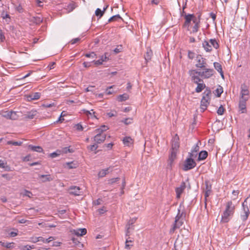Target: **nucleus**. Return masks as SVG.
<instances>
[{
	"label": "nucleus",
	"instance_id": "obj_1",
	"mask_svg": "<svg viewBox=\"0 0 250 250\" xmlns=\"http://www.w3.org/2000/svg\"><path fill=\"white\" fill-rule=\"evenodd\" d=\"M235 207L232 201H230L226 204L225 211L222 215L221 221L223 223H227L229 220V217L232 216L235 211Z\"/></svg>",
	"mask_w": 250,
	"mask_h": 250
},
{
	"label": "nucleus",
	"instance_id": "obj_21",
	"mask_svg": "<svg viewBox=\"0 0 250 250\" xmlns=\"http://www.w3.org/2000/svg\"><path fill=\"white\" fill-rule=\"evenodd\" d=\"M39 177L42 179V182H49L53 180V178L51 177L50 174L48 175H40Z\"/></svg>",
	"mask_w": 250,
	"mask_h": 250
},
{
	"label": "nucleus",
	"instance_id": "obj_4",
	"mask_svg": "<svg viewBox=\"0 0 250 250\" xmlns=\"http://www.w3.org/2000/svg\"><path fill=\"white\" fill-rule=\"evenodd\" d=\"M196 165V163L193 158H188L185 161L183 170L184 171H188L193 168L195 167Z\"/></svg>",
	"mask_w": 250,
	"mask_h": 250
},
{
	"label": "nucleus",
	"instance_id": "obj_22",
	"mask_svg": "<svg viewBox=\"0 0 250 250\" xmlns=\"http://www.w3.org/2000/svg\"><path fill=\"white\" fill-rule=\"evenodd\" d=\"M208 152L207 151H206V150L201 151L199 154L198 160L200 161V160H205L208 157Z\"/></svg>",
	"mask_w": 250,
	"mask_h": 250
},
{
	"label": "nucleus",
	"instance_id": "obj_29",
	"mask_svg": "<svg viewBox=\"0 0 250 250\" xmlns=\"http://www.w3.org/2000/svg\"><path fill=\"white\" fill-rule=\"evenodd\" d=\"M109 167L105 169H102L98 173L99 177H104L109 173Z\"/></svg>",
	"mask_w": 250,
	"mask_h": 250
},
{
	"label": "nucleus",
	"instance_id": "obj_25",
	"mask_svg": "<svg viewBox=\"0 0 250 250\" xmlns=\"http://www.w3.org/2000/svg\"><path fill=\"white\" fill-rule=\"evenodd\" d=\"M37 113V112L36 110H31L25 115V118L29 119H32L34 118L35 116H36Z\"/></svg>",
	"mask_w": 250,
	"mask_h": 250
},
{
	"label": "nucleus",
	"instance_id": "obj_52",
	"mask_svg": "<svg viewBox=\"0 0 250 250\" xmlns=\"http://www.w3.org/2000/svg\"><path fill=\"white\" fill-rule=\"evenodd\" d=\"M211 191H208V190H205V207L207 206L206 201L207 198L209 196Z\"/></svg>",
	"mask_w": 250,
	"mask_h": 250
},
{
	"label": "nucleus",
	"instance_id": "obj_31",
	"mask_svg": "<svg viewBox=\"0 0 250 250\" xmlns=\"http://www.w3.org/2000/svg\"><path fill=\"white\" fill-rule=\"evenodd\" d=\"M209 42L211 46H212L214 48L218 49L219 45L215 39H210Z\"/></svg>",
	"mask_w": 250,
	"mask_h": 250
},
{
	"label": "nucleus",
	"instance_id": "obj_46",
	"mask_svg": "<svg viewBox=\"0 0 250 250\" xmlns=\"http://www.w3.org/2000/svg\"><path fill=\"white\" fill-rule=\"evenodd\" d=\"M205 184H206L205 190H208V191H211V185H209L208 182H207V181L205 182Z\"/></svg>",
	"mask_w": 250,
	"mask_h": 250
},
{
	"label": "nucleus",
	"instance_id": "obj_34",
	"mask_svg": "<svg viewBox=\"0 0 250 250\" xmlns=\"http://www.w3.org/2000/svg\"><path fill=\"white\" fill-rule=\"evenodd\" d=\"M61 151V153H67L68 152L72 153L74 152V150L73 149H70L69 147H65L62 148Z\"/></svg>",
	"mask_w": 250,
	"mask_h": 250
},
{
	"label": "nucleus",
	"instance_id": "obj_19",
	"mask_svg": "<svg viewBox=\"0 0 250 250\" xmlns=\"http://www.w3.org/2000/svg\"><path fill=\"white\" fill-rule=\"evenodd\" d=\"M41 93L39 92L32 93L27 96L28 100H38L40 98Z\"/></svg>",
	"mask_w": 250,
	"mask_h": 250
},
{
	"label": "nucleus",
	"instance_id": "obj_12",
	"mask_svg": "<svg viewBox=\"0 0 250 250\" xmlns=\"http://www.w3.org/2000/svg\"><path fill=\"white\" fill-rule=\"evenodd\" d=\"M241 98L246 99V98H244L245 96H249L250 94V92L249 90L248 86L245 84L243 83L241 85ZM247 99H248L247 98Z\"/></svg>",
	"mask_w": 250,
	"mask_h": 250
},
{
	"label": "nucleus",
	"instance_id": "obj_6",
	"mask_svg": "<svg viewBox=\"0 0 250 250\" xmlns=\"http://www.w3.org/2000/svg\"><path fill=\"white\" fill-rule=\"evenodd\" d=\"M197 63L195 66L197 68H204L207 66L206 59L198 55L196 57Z\"/></svg>",
	"mask_w": 250,
	"mask_h": 250
},
{
	"label": "nucleus",
	"instance_id": "obj_26",
	"mask_svg": "<svg viewBox=\"0 0 250 250\" xmlns=\"http://www.w3.org/2000/svg\"><path fill=\"white\" fill-rule=\"evenodd\" d=\"M152 51L150 48H147L146 52L145 55V59L146 61H148L151 60L152 56Z\"/></svg>",
	"mask_w": 250,
	"mask_h": 250
},
{
	"label": "nucleus",
	"instance_id": "obj_63",
	"mask_svg": "<svg viewBox=\"0 0 250 250\" xmlns=\"http://www.w3.org/2000/svg\"><path fill=\"white\" fill-rule=\"evenodd\" d=\"M95 133H97V134L100 133V134H103L102 133L104 132V131L102 130V129L100 128L95 129Z\"/></svg>",
	"mask_w": 250,
	"mask_h": 250
},
{
	"label": "nucleus",
	"instance_id": "obj_27",
	"mask_svg": "<svg viewBox=\"0 0 250 250\" xmlns=\"http://www.w3.org/2000/svg\"><path fill=\"white\" fill-rule=\"evenodd\" d=\"M30 21L36 24H39L42 22V19L40 17H33L31 18Z\"/></svg>",
	"mask_w": 250,
	"mask_h": 250
},
{
	"label": "nucleus",
	"instance_id": "obj_7",
	"mask_svg": "<svg viewBox=\"0 0 250 250\" xmlns=\"http://www.w3.org/2000/svg\"><path fill=\"white\" fill-rule=\"evenodd\" d=\"M0 114L2 117H5L6 119L15 120L17 117L16 113L12 111H2Z\"/></svg>",
	"mask_w": 250,
	"mask_h": 250
},
{
	"label": "nucleus",
	"instance_id": "obj_42",
	"mask_svg": "<svg viewBox=\"0 0 250 250\" xmlns=\"http://www.w3.org/2000/svg\"><path fill=\"white\" fill-rule=\"evenodd\" d=\"M1 17L3 19H5L6 18H9L10 19V16L9 14L7 13L6 12L4 11H2L1 14Z\"/></svg>",
	"mask_w": 250,
	"mask_h": 250
},
{
	"label": "nucleus",
	"instance_id": "obj_28",
	"mask_svg": "<svg viewBox=\"0 0 250 250\" xmlns=\"http://www.w3.org/2000/svg\"><path fill=\"white\" fill-rule=\"evenodd\" d=\"M28 148L34 151L38 152H42L43 151V149L40 146H34L30 145L28 146Z\"/></svg>",
	"mask_w": 250,
	"mask_h": 250
},
{
	"label": "nucleus",
	"instance_id": "obj_15",
	"mask_svg": "<svg viewBox=\"0 0 250 250\" xmlns=\"http://www.w3.org/2000/svg\"><path fill=\"white\" fill-rule=\"evenodd\" d=\"M248 99H240L239 107L240 110L242 113L246 112V101L248 100Z\"/></svg>",
	"mask_w": 250,
	"mask_h": 250
},
{
	"label": "nucleus",
	"instance_id": "obj_41",
	"mask_svg": "<svg viewBox=\"0 0 250 250\" xmlns=\"http://www.w3.org/2000/svg\"><path fill=\"white\" fill-rule=\"evenodd\" d=\"M98 147V145H97V144L95 143L93 145L88 146L87 147V148L89 149V150H90L91 151H93L96 150Z\"/></svg>",
	"mask_w": 250,
	"mask_h": 250
},
{
	"label": "nucleus",
	"instance_id": "obj_16",
	"mask_svg": "<svg viewBox=\"0 0 250 250\" xmlns=\"http://www.w3.org/2000/svg\"><path fill=\"white\" fill-rule=\"evenodd\" d=\"M87 232L86 229H79L77 230H73V233L78 236H81L85 235Z\"/></svg>",
	"mask_w": 250,
	"mask_h": 250
},
{
	"label": "nucleus",
	"instance_id": "obj_8",
	"mask_svg": "<svg viewBox=\"0 0 250 250\" xmlns=\"http://www.w3.org/2000/svg\"><path fill=\"white\" fill-rule=\"evenodd\" d=\"M179 148V138L177 134L173 138L170 150L178 151Z\"/></svg>",
	"mask_w": 250,
	"mask_h": 250
},
{
	"label": "nucleus",
	"instance_id": "obj_36",
	"mask_svg": "<svg viewBox=\"0 0 250 250\" xmlns=\"http://www.w3.org/2000/svg\"><path fill=\"white\" fill-rule=\"evenodd\" d=\"M66 165L69 169L75 168L78 167L77 163H75L73 162L67 163Z\"/></svg>",
	"mask_w": 250,
	"mask_h": 250
},
{
	"label": "nucleus",
	"instance_id": "obj_38",
	"mask_svg": "<svg viewBox=\"0 0 250 250\" xmlns=\"http://www.w3.org/2000/svg\"><path fill=\"white\" fill-rule=\"evenodd\" d=\"M61 154V151L60 150H57L56 152L50 153L49 156L53 158L60 155Z\"/></svg>",
	"mask_w": 250,
	"mask_h": 250
},
{
	"label": "nucleus",
	"instance_id": "obj_24",
	"mask_svg": "<svg viewBox=\"0 0 250 250\" xmlns=\"http://www.w3.org/2000/svg\"><path fill=\"white\" fill-rule=\"evenodd\" d=\"M124 144L126 146H130L133 144V140L130 137H125L123 140Z\"/></svg>",
	"mask_w": 250,
	"mask_h": 250
},
{
	"label": "nucleus",
	"instance_id": "obj_33",
	"mask_svg": "<svg viewBox=\"0 0 250 250\" xmlns=\"http://www.w3.org/2000/svg\"><path fill=\"white\" fill-rule=\"evenodd\" d=\"M223 92V87L219 85L218 87L215 91V94L216 95L217 97H220Z\"/></svg>",
	"mask_w": 250,
	"mask_h": 250
},
{
	"label": "nucleus",
	"instance_id": "obj_50",
	"mask_svg": "<svg viewBox=\"0 0 250 250\" xmlns=\"http://www.w3.org/2000/svg\"><path fill=\"white\" fill-rule=\"evenodd\" d=\"M113 86H110L106 88L105 92L106 94L110 95L113 93V91L112 90H111V89L112 88Z\"/></svg>",
	"mask_w": 250,
	"mask_h": 250
},
{
	"label": "nucleus",
	"instance_id": "obj_17",
	"mask_svg": "<svg viewBox=\"0 0 250 250\" xmlns=\"http://www.w3.org/2000/svg\"><path fill=\"white\" fill-rule=\"evenodd\" d=\"M183 224V222L181 221H177L176 222H174V224L173 225L172 228L170 230V233H173L175 231V230L179 228Z\"/></svg>",
	"mask_w": 250,
	"mask_h": 250
},
{
	"label": "nucleus",
	"instance_id": "obj_35",
	"mask_svg": "<svg viewBox=\"0 0 250 250\" xmlns=\"http://www.w3.org/2000/svg\"><path fill=\"white\" fill-rule=\"evenodd\" d=\"M213 65L214 68L218 72H222V71H223L222 66L219 62H214Z\"/></svg>",
	"mask_w": 250,
	"mask_h": 250
},
{
	"label": "nucleus",
	"instance_id": "obj_10",
	"mask_svg": "<svg viewBox=\"0 0 250 250\" xmlns=\"http://www.w3.org/2000/svg\"><path fill=\"white\" fill-rule=\"evenodd\" d=\"M69 193L70 195L78 196L81 195V189L77 186H71L68 189Z\"/></svg>",
	"mask_w": 250,
	"mask_h": 250
},
{
	"label": "nucleus",
	"instance_id": "obj_2",
	"mask_svg": "<svg viewBox=\"0 0 250 250\" xmlns=\"http://www.w3.org/2000/svg\"><path fill=\"white\" fill-rule=\"evenodd\" d=\"M203 94V95L201 101L200 108L201 110H202V112H204L209 104L211 95V90L209 88L207 87Z\"/></svg>",
	"mask_w": 250,
	"mask_h": 250
},
{
	"label": "nucleus",
	"instance_id": "obj_60",
	"mask_svg": "<svg viewBox=\"0 0 250 250\" xmlns=\"http://www.w3.org/2000/svg\"><path fill=\"white\" fill-rule=\"evenodd\" d=\"M199 146H198V145L197 144L194 147V148H193V149L192 150V152H194V153H196L197 151H199Z\"/></svg>",
	"mask_w": 250,
	"mask_h": 250
},
{
	"label": "nucleus",
	"instance_id": "obj_39",
	"mask_svg": "<svg viewBox=\"0 0 250 250\" xmlns=\"http://www.w3.org/2000/svg\"><path fill=\"white\" fill-rule=\"evenodd\" d=\"M7 144L8 145H12L14 146H21L22 145V142L21 141L17 142V141H9L7 142Z\"/></svg>",
	"mask_w": 250,
	"mask_h": 250
},
{
	"label": "nucleus",
	"instance_id": "obj_62",
	"mask_svg": "<svg viewBox=\"0 0 250 250\" xmlns=\"http://www.w3.org/2000/svg\"><path fill=\"white\" fill-rule=\"evenodd\" d=\"M200 15H199L198 16V21H197V19L194 17V18H192V20L193 21V22L196 24V23H198L199 24L200 23Z\"/></svg>",
	"mask_w": 250,
	"mask_h": 250
},
{
	"label": "nucleus",
	"instance_id": "obj_51",
	"mask_svg": "<svg viewBox=\"0 0 250 250\" xmlns=\"http://www.w3.org/2000/svg\"><path fill=\"white\" fill-rule=\"evenodd\" d=\"M250 233V228H247L244 230V235L248 236Z\"/></svg>",
	"mask_w": 250,
	"mask_h": 250
},
{
	"label": "nucleus",
	"instance_id": "obj_57",
	"mask_svg": "<svg viewBox=\"0 0 250 250\" xmlns=\"http://www.w3.org/2000/svg\"><path fill=\"white\" fill-rule=\"evenodd\" d=\"M232 193L234 197V199H235L237 197V196H238V194L239 193V190H233L232 191Z\"/></svg>",
	"mask_w": 250,
	"mask_h": 250
},
{
	"label": "nucleus",
	"instance_id": "obj_56",
	"mask_svg": "<svg viewBox=\"0 0 250 250\" xmlns=\"http://www.w3.org/2000/svg\"><path fill=\"white\" fill-rule=\"evenodd\" d=\"M76 129L77 130H79V131H82L83 130V127L82 126V125L80 124H78L76 125Z\"/></svg>",
	"mask_w": 250,
	"mask_h": 250
},
{
	"label": "nucleus",
	"instance_id": "obj_20",
	"mask_svg": "<svg viewBox=\"0 0 250 250\" xmlns=\"http://www.w3.org/2000/svg\"><path fill=\"white\" fill-rule=\"evenodd\" d=\"M203 47L207 52H210L212 50L211 45L210 44L209 41H205L203 42Z\"/></svg>",
	"mask_w": 250,
	"mask_h": 250
},
{
	"label": "nucleus",
	"instance_id": "obj_59",
	"mask_svg": "<svg viewBox=\"0 0 250 250\" xmlns=\"http://www.w3.org/2000/svg\"><path fill=\"white\" fill-rule=\"evenodd\" d=\"M106 54H107L106 53H105L104 55L101 56V59L100 60H103V62H105L107 60H108V58L106 56Z\"/></svg>",
	"mask_w": 250,
	"mask_h": 250
},
{
	"label": "nucleus",
	"instance_id": "obj_58",
	"mask_svg": "<svg viewBox=\"0 0 250 250\" xmlns=\"http://www.w3.org/2000/svg\"><path fill=\"white\" fill-rule=\"evenodd\" d=\"M94 64L96 65H101L103 63V60H100V59L97 60V61H94Z\"/></svg>",
	"mask_w": 250,
	"mask_h": 250
},
{
	"label": "nucleus",
	"instance_id": "obj_9",
	"mask_svg": "<svg viewBox=\"0 0 250 250\" xmlns=\"http://www.w3.org/2000/svg\"><path fill=\"white\" fill-rule=\"evenodd\" d=\"M177 152L178 151L170 150V154L169 155V158L167 162V166H169L170 167H172L173 161L177 158Z\"/></svg>",
	"mask_w": 250,
	"mask_h": 250
},
{
	"label": "nucleus",
	"instance_id": "obj_11",
	"mask_svg": "<svg viewBox=\"0 0 250 250\" xmlns=\"http://www.w3.org/2000/svg\"><path fill=\"white\" fill-rule=\"evenodd\" d=\"M244 205V204H242L243 212L241 214V218L243 221H246L248 219V217L250 213V211L248 206L245 207Z\"/></svg>",
	"mask_w": 250,
	"mask_h": 250
},
{
	"label": "nucleus",
	"instance_id": "obj_3",
	"mask_svg": "<svg viewBox=\"0 0 250 250\" xmlns=\"http://www.w3.org/2000/svg\"><path fill=\"white\" fill-rule=\"evenodd\" d=\"M199 72L197 70L192 69L188 71V74L191 77V81L195 83H198L199 82H203V80L200 78Z\"/></svg>",
	"mask_w": 250,
	"mask_h": 250
},
{
	"label": "nucleus",
	"instance_id": "obj_61",
	"mask_svg": "<svg viewBox=\"0 0 250 250\" xmlns=\"http://www.w3.org/2000/svg\"><path fill=\"white\" fill-rule=\"evenodd\" d=\"M1 245L3 247L7 248H10L11 247V243H7L6 244L2 243Z\"/></svg>",
	"mask_w": 250,
	"mask_h": 250
},
{
	"label": "nucleus",
	"instance_id": "obj_49",
	"mask_svg": "<svg viewBox=\"0 0 250 250\" xmlns=\"http://www.w3.org/2000/svg\"><path fill=\"white\" fill-rule=\"evenodd\" d=\"M131 119L130 118H125L124 120H122V122L124 123L125 125H129L131 123Z\"/></svg>",
	"mask_w": 250,
	"mask_h": 250
},
{
	"label": "nucleus",
	"instance_id": "obj_14",
	"mask_svg": "<svg viewBox=\"0 0 250 250\" xmlns=\"http://www.w3.org/2000/svg\"><path fill=\"white\" fill-rule=\"evenodd\" d=\"M105 134H100V133H98L94 137L93 140L95 143L98 145V144L103 143L105 141Z\"/></svg>",
	"mask_w": 250,
	"mask_h": 250
},
{
	"label": "nucleus",
	"instance_id": "obj_53",
	"mask_svg": "<svg viewBox=\"0 0 250 250\" xmlns=\"http://www.w3.org/2000/svg\"><path fill=\"white\" fill-rule=\"evenodd\" d=\"M80 38H75V39H72L70 42L71 43V44H74L77 42H78L79 41H80Z\"/></svg>",
	"mask_w": 250,
	"mask_h": 250
},
{
	"label": "nucleus",
	"instance_id": "obj_23",
	"mask_svg": "<svg viewBox=\"0 0 250 250\" xmlns=\"http://www.w3.org/2000/svg\"><path fill=\"white\" fill-rule=\"evenodd\" d=\"M197 84V86L195 89V91L197 93L201 92L205 88H206L205 84L203 82H199Z\"/></svg>",
	"mask_w": 250,
	"mask_h": 250
},
{
	"label": "nucleus",
	"instance_id": "obj_48",
	"mask_svg": "<svg viewBox=\"0 0 250 250\" xmlns=\"http://www.w3.org/2000/svg\"><path fill=\"white\" fill-rule=\"evenodd\" d=\"M119 179H120V178H118V177H117V178H116L111 179H110V180H109V182H108V183H109V184L112 185V184H113V183H115L116 182H117V181H119Z\"/></svg>",
	"mask_w": 250,
	"mask_h": 250
},
{
	"label": "nucleus",
	"instance_id": "obj_5",
	"mask_svg": "<svg viewBox=\"0 0 250 250\" xmlns=\"http://www.w3.org/2000/svg\"><path fill=\"white\" fill-rule=\"evenodd\" d=\"M214 70L213 69L203 68V71L199 72V75L204 79H208L213 75Z\"/></svg>",
	"mask_w": 250,
	"mask_h": 250
},
{
	"label": "nucleus",
	"instance_id": "obj_64",
	"mask_svg": "<svg viewBox=\"0 0 250 250\" xmlns=\"http://www.w3.org/2000/svg\"><path fill=\"white\" fill-rule=\"evenodd\" d=\"M17 10L19 11L20 13L22 12V7L21 5H19L17 7Z\"/></svg>",
	"mask_w": 250,
	"mask_h": 250
},
{
	"label": "nucleus",
	"instance_id": "obj_45",
	"mask_svg": "<svg viewBox=\"0 0 250 250\" xmlns=\"http://www.w3.org/2000/svg\"><path fill=\"white\" fill-rule=\"evenodd\" d=\"M96 54L94 52H91L90 53H87L85 55V56L87 58H94L96 57Z\"/></svg>",
	"mask_w": 250,
	"mask_h": 250
},
{
	"label": "nucleus",
	"instance_id": "obj_54",
	"mask_svg": "<svg viewBox=\"0 0 250 250\" xmlns=\"http://www.w3.org/2000/svg\"><path fill=\"white\" fill-rule=\"evenodd\" d=\"M34 249V246L26 245L23 247V250H30L31 249Z\"/></svg>",
	"mask_w": 250,
	"mask_h": 250
},
{
	"label": "nucleus",
	"instance_id": "obj_32",
	"mask_svg": "<svg viewBox=\"0 0 250 250\" xmlns=\"http://www.w3.org/2000/svg\"><path fill=\"white\" fill-rule=\"evenodd\" d=\"M107 7L104 8V10L102 11L100 8H97L95 11V15L97 16H99L100 18L102 17Z\"/></svg>",
	"mask_w": 250,
	"mask_h": 250
},
{
	"label": "nucleus",
	"instance_id": "obj_40",
	"mask_svg": "<svg viewBox=\"0 0 250 250\" xmlns=\"http://www.w3.org/2000/svg\"><path fill=\"white\" fill-rule=\"evenodd\" d=\"M225 109L221 105L218 109L217 113L219 115H222L224 113Z\"/></svg>",
	"mask_w": 250,
	"mask_h": 250
},
{
	"label": "nucleus",
	"instance_id": "obj_43",
	"mask_svg": "<svg viewBox=\"0 0 250 250\" xmlns=\"http://www.w3.org/2000/svg\"><path fill=\"white\" fill-rule=\"evenodd\" d=\"M199 27V24L198 23H196V24H195V25H194V26L193 27V28H192V32L193 33L197 32L198 31Z\"/></svg>",
	"mask_w": 250,
	"mask_h": 250
},
{
	"label": "nucleus",
	"instance_id": "obj_18",
	"mask_svg": "<svg viewBox=\"0 0 250 250\" xmlns=\"http://www.w3.org/2000/svg\"><path fill=\"white\" fill-rule=\"evenodd\" d=\"M193 18H194V15L193 14L186 15L185 17L186 21L184 23V26H189V23Z\"/></svg>",
	"mask_w": 250,
	"mask_h": 250
},
{
	"label": "nucleus",
	"instance_id": "obj_55",
	"mask_svg": "<svg viewBox=\"0 0 250 250\" xmlns=\"http://www.w3.org/2000/svg\"><path fill=\"white\" fill-rule=\"evenodd\" d=\"M188 57L190 59H193L194 57V53L191 51H188Z\"/></svg>",
	"mask_w": 250,
	"mask_h": 250
},
{
	"label": "nucleus",
	"instance_id": "obj_47",
	"mask_svg": "<svg viewBox=\"0 0 250 250\" xmlns=\"http://www.w3.org/2000/svg\"><path fill=\"white\" fill-rule=\"evenodd\" d=\"M182 214H183V213H182L180 214V210L179 209L178 213L177 215H176V216L175 217V222H176L177 221H180V219L181 217Z\"/></svg>",
	"mask_w": 250,
	"mask_h": 250
},
{
	"label": "nucleus",
	"instance_id": "obj_13",
	"mask_svg": "<svg viewBox=\"0 0 250 250\" xmlns=\"http://www.w3.org/2000/svg\"><path fill=\"white\" fill-rule=\"evenodd\" d=\"M186 188V184L185 182H182L180 186V187H177L175 188V192L176 193V197L177 198H180L181 197V195L182 193L183 192L184 190Z\"/></svg>",
	"mask_w": 250,
	"mask_h": 250
},
{
	"label": "nucleus",
	"instance_id": "obj_30",
	"mask_svg": "<svg viewBox=\"0 0 250 250\" xmlns=\"http://www.w3.org/2000/svg\"><path fill=\"white\" fill-rule=\"evenodd\" d=\"M128 99V95L126 94L120 95L118 96L117 99L119 102H123Z\"/></svg>",
	"mask_w": 250,
	"mask_h": 250
},
{
	"label": "nucleus",
	"instance_id": "obj_37",
	"mask_svg": "<svg viewBox=\"0 0 250 250\" xmlns=\"http://www.w3.org/2000/svg\"><path fill=\"white\" fill-rule=\"evenodd\" d=\"M119 19H122V18L120 17V16L119 14L116 15H114V16L111 17L108 20V22H111L113 21H116Z\"/></svg>",
	"mask_w": 250,
	"mask_h": 250
},
{
	"label": "nucleus",
	"instance_id": "obj_44",
	"mask_svg": "<svg viewBox=\"0 0 250 250\" xmlns=\"http://www.w3.org/2000/svg\"><path fill=\"white\" fill-rule=\"evenodd\" d=\"M5 39L4 35L2 31L0 29V42H3Z\"/></svg>",
	"mask_w": 250,
	"mask_h": 250
}]
</instances>
